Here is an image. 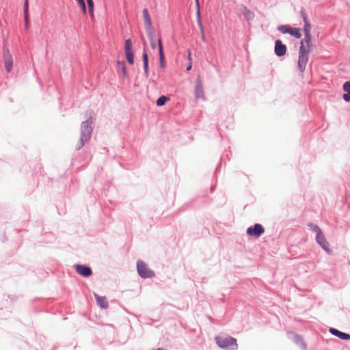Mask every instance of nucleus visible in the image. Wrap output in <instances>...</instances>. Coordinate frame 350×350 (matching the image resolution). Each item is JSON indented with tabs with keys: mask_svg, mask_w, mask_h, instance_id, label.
Masks as SVG:
<instances>
[{
	"mask_svg": "<svg viewBox=\"0 0 350 350\" xmlns=\"http://www.w3.org/2000/svg\"><path fill=\"white\" fill-rule=\"evenodd\" d=\"M25 27H26L27 29H28V27H29V24L25 23Z\"/></svg>",
	"mask_w": 350,
	"mask_h": 350,
	"instance_id": "32",
	"label": "nucleus"
},
{
	"mask_svg": "<svg viewBox=\"0 0 350 350\" xmlns=\"http://www.w3.org/2000/svg\"><path fill=\"white\" fill-rule=\"evenodd\" d=\"M343 90L346 94H343V99L347 101H350V81H346L343 85Z\"/></svg>",
	"mask_w": 350,
	"mask_h": 350,
	"instance_id": "17",
	"label": "nucleus"
},
{
	"mask_svg": "<svg viewBox=\"0 0 350 350\" xmlns=\"http://www.w3.org/2000/svg\"><path fill=\"white\" fill-rule=\"evenodd\" d=\"M216 342L217 345L223 349L234 347L232 349L234 350L238 348L237 340L229 336H222L216 338Z\"/></svg>",
	"mask_w": 350,
	"mask_h": 350,
	"instance_id": "2",
	"label": "nucleus"
},
{
	"mask_svg": "<svg viewBox=\"0 0 350 350\" xmlns=\"http://www.w3.org/2000/svg\"><path fill=\"white\" fill-rule=\"evenodd\" d=\"M310 226L312 227V230L317 232V234H321L322 232L319 227L317 225L311 224Z\"/></svg>",
	"mask_w": 350,
	"mask_h": 350,
	"instance_id": "26",
	"label": "nucleus"
},
{
	"mask_svg": "<svg viewBox=\"0 0 350 350\" xmlns=\"http://www.w3.org/2000/svg\"><path fill=\"white\" fill-rule=\"evenodd\" d=\"M24 18L25 22L27 24H29V3L28 0L25 1L24 3Z\"/></svg>",
	"mask_w": 350,
	"mask_h": 350,
	"instance_id": "20",
	"label": "nucleus"
},
{
	"mask_svg": "<svg viewBox=\"0 0 350 350\" xmlns=\"http://www.w3.org/2000/svg\"><path fill=\"white\" fill-rule=\"evenodd\" d=\"M3 58L5 69L8 72H10L12 68L13 61L12 55L10 54V51L7 48L3 49Z\"/></svg>",
	"mask_w": 350,
	"mask_h": 350,
	"instance_id": "7",
	"label": "nucleus"
},
{
	"mask_svg": "<svg viewBox=\"0 0 350 350\" xmlns=\"http://www.w3.org/2000/svg\"><path fill=\"white\" fill-rule=\"evenodd\" d=\"M169 98L165 96H161L159 97L157 100V106H163L165 105L167 100H168Z\"/></svg>",
	"mask_w": 350,
	"mask_h": 350,
	"instance_id": "23",
	"label": "nucleus"
},
{
	"mask_svg": "<svg viewBox=\"0 0 350 350\" xmlns=\"http://www.w3.org/2000/svg\"><path fill=\"white\" fill-rule=\"evenodd\" d=\"M195 95L196 98H203L204 97L203 87L202 82L200 80H197L196 88H195Z\"/></svg>",
	"mask_w": 350,
	"mask_h": 350,
	"instance_id": "14",
	"label": "nucleus"
},
{
	"mask_svg": "<svg viewBox=\"0 0 350 350\" xmlns=\"http://www.w3.org/2000/svg\"><path fill=\"white\" fill-rule=\"evenodd\" d=\"M196 1V3H198V2H199V0H195Z\"/></svg>",
	"mask_w": 350,
	"mask_h": 350,
	"instance_id": "35",
	"label": "nucleus"
},
{
	"mask_svg": "<svg viewBox=\"0 0 350 350\" xmlns=\"http://www.w3.org/2000/svg\"><path fill=\"white\" fill-rule=\"evenodd\" d=\"M124 50L126 51H132V42L130 39H127L124 43Z\"/></svg>",
	"mask_w": 350,
	"mask_h": 350,
	"instance_id": "24",
	"label": "nucleus"
},
{
	"mask_svg": "<svg viewBox=\"0 0 350 350\" xmlns=\"http://www.w3.org/2000/svg\"><path fill=\"white\" fill-rule=\"evenodd\" d=\"M317 241L319 244L327 252H330L331 250L329 247V243L326 241L323 233L317 234Z\"/></svg>",
	"mask_w": 350,
	"mask_h": 350,
	"instance_id": "12",
	"label": "nucleus"
},
{
	"mask_svg": "<svg viewBox=\"0 0 350 350\" xmlns=\"http://www.w3.org/2000/svg\"><path fill=\"white\" fill-rule=\"evenodd\" d=\"M329 332L333 335L338 336L340 339L347 340H350V334H349L341 332L339 330L334 329V328H330Z\"/></svg>",
	"mask_w": 350,
	"mask_h": 350,
	"instance_id": "15",
	"label": "nucleus"
},
{
	"mask_svg": "<svg viewBox=\"0 0 350 350\" xmlns=\"http://www.w3.org/2000/svg\"><path fill=\"white\" fill-rule=\"evenodd\" d=\"M78 1V3H80V2H82L84 0H77Z\"/></svg>",
	"mask_w": 350,
	"mask_h": 350,
	"instance_id": "34",
	"label": "nucleus"
},
{
	"mask_svg": "<svg viewBox=\"0 0 350 350\" xmlns=\"http://www.w3.org/2000/svg\"><path fill=\"white\" fill-rule=\"evenodd\" d=\"M88 8H89V14L92 20L94 19V2L93 0L87 1Z\"/></svg>",
	"mask_w": 350,
	"mask_h": 350,
	"instance_id": "21",
	"label": "nucleus"
},
{
	"mask_svg": "<svg viewBox=\"0 0 350 350\" xmlns=\"http://www.w3.org/2000/svg\"><path fill=\"white\" fill-rule=\"evenodd\" d=\"M122 70V72H123L124 75H125V74H126V69H125V67H124V66H123Z\"/></svg>",
	"mask_w": 350,
	"mask_h": 350,
	"instance_id": "30",
	"label": "nucleus"
},
{
	"mask_svg": "<svg viewBox=\"0 0 350 350\" xmlns=\"http://www.w3.org/2000/svg\"><path fill=\"white\" fill-rule=\"evenodd\" d=\"M79 4L80 5L81 9H82V12L84 14H86L87 12V10H86V6H85V1H82V2H80L79 3Z\"/></svg>",
	"mask_w": 350,
	"mask_h": 350,
	"instance_id": "27",
	"label": "nucleus"
},
{
	"mask_svg": "<svg viewBox=\"0 0 350 350\" xmlns=\"http://www.w3.org/2000/svg\"><path fill=\"white\" fill-rule=\"evenodd\" d=\"M143 17L144 19V25L146 31L149 30L150 33H151V29L154 28L152 24L150 16L147 9H144L143 10Z\"/></svg>",
	"mask_w": 350,
	"mask_h": 350,
	"instance_id": "10",
	"label": "nucleus"
},
{
	"mask_svg": "<svg viewBox=\"0 0 350 350\" xmlns=\"http://www.w3.org/2000/svg\"><path fill=\"white\" fill-rule=\"evenodd\" d=\"M76 271L83 277H89L92 275V269L86 266L77 265L75 266Z\"/></svg>",
	"mask_w": 350,
	"mask_h": 350,
	"instance_id": "9",
	"label": "nucleus"
},
{
	"mask_svg": "<svg viewBox=\"0 0 350 350\" xmlns=\"http://www.w3.org/2000/svg\"><path fill=\"white\" fill-rule=\"evenodd\" d=\"M202 31L203 32V30L202 29ZM202 40H204V35L202 33Z\"/></svg>",
	"mask_w": 350,
	"mask_h": 350,
	"instance_id": "33",
	"label": "nucleus"
},
{
	"mask_svg": "<svg viewBox=\"0 0 350 350\" xmlns=\"http://www.w3.org/2000/svg\"><path fill=\"white\" fill-rule=\"evenodd\" d=\"M125 56H126V58L128 62L131 65H133L134 64V57H133V51H126Z\"/></svg>",
	"mask_w": 350,
	"mask_h": 350,
	"instance_id": "22",
	"label": "nucleus"
},
{
	"mask_svg": "<svg viewBox=\"0 0 350 350\" xmlns=\"http://www.w3.org/2000/svg\"><path fill=\"white\" fill-rule=\"evenodd\" d=\"M146 33H147L148 37V38L150 40L151 48L152 49H154L156 48V42H155V40H154V29H151V34H150L149 30H147Z\"/></svg>",
	"mask_w": 350,
	"mask_h": 350,
	"instance_id": "18",
	"label": "nucleus"
},
{
	"mask_svg": "<svg viewBox=\"0 0 350 350\" xmlns=\"http://www.w3.org/2000/svg\"><path fill=\"white\" fill-rule=\"evenodd\" d=\"M158 45H159V61H160V66L162 68H165V56L163 50L162 43L161 39H159L158 40Z\"/></svg>",
	"mask_w": 350,
	"mask_h": 350,
	"instance_id": "16",
	"label": "nucleus"
},
{
	"mask_svg": "<svg viewBox=\"0 0 350 350\" xmlns=\"http://www.w3.org/2000/svg\"><path fill=\"white\" fill-rule=\"evenodd\" d=\"M310 48H308L307 45H305L304 41H301L300 47L299 50V57L297 66L299 70L303 73L306 70V65L308 62V55L310 53Z\"/></svg>",
	"mask_w": 350,
	"mask_h": 350,
	"instance_id": "1",
	"label": "nucleus"
},
{
	"mask_svg": "<svg viewBox=\"0 0 350 350\" xmlns=\"http://www.w3.org/2000/svg\"><path fill=\"white\" fill-rule=\"evenodd\" d=\"M264 232V228L259 224H256L254 226L249 227L247 229V234L248 235L256 237H260Z\"/></svg>",
	"mask_w": 350,
	"mask_h": 350,
	"instance_id": "6",
	"label": "nucleus"
},
{
	"mask_svg": "<svg viewBox=\"0 0 350 350\" xmlns=\"http://www.w3.org/2000/svg\"><path fill=\"white\" fill-rule=\"evenodd\" d=\"M188 60L189 62H191V51H188V55H187Z\"/></svg>",
	"mask_w": 350,
	"mask_h": 350,
	"instance_id": "28",
	"label": "nucleus"
},
{
	"mask_svg": "<svg viewBox=\"0 0 350 350\" xmlns=\"http://www.w3.org/2000/svg\"><path fill=\"white\" fill-rule=\"evenodd\" d=\"M137 268L138 273L142 278H151L154 275V272L148 267L147 265L142 260L137 261Z\"/></svg>",
	"mask_w": 350,
	"mask_h": 350,
	"instance_id": "3",
	"label": "nucleus"
},
{
	"mask_svg": "<svg viewBox=\"0 0 350 350\" xmlns=\"http://www.w3.org/2000/svg\"><path fill=\"white\" fill-rule=\"evenodd\" d=\"M143 62H144V72L146 76L148 75V54L144 51L143 53Z\"/></svg>",
	"mask_w": 350,
	"mask_h": 350,
	"instance_id": "19",
	"label": "nucleus"
},
{
	"mask_svg": "<svg viewBox=\"0 0 350 350\" xmlns=\"http://www.w3.org/2000/svg\"><path fill=\"white\" fill-rule=\"evenodd\" d=\"M304 20L305 22V25L304 27V31L305 36H304V40H303V41H304V43L305 44V45H307L308 48H311V45H312L311 34H310L311 26H310V23H308V21H307L306 16L304 17Z\"/></svg>",
	"mask_w": 350,
	"mask_h": 350,
	"instance_id": "5",
	"label": "nucleus"
},
{
	"mask_svg": "<svg viewBox=\"0 0 350 350\" xmlns=\"http://www.w3.org/2000/svg\"><path fill=\"white\" fill-rule=\"evenodd\" d=\"M142 40L144 42V46H146V42H145L144 38L143 37L142 38Z\"/></svg>",
	"mask_w": 350,
	"mask_h": 350,
	"instance_id": "31",
	"label": "nucleus"
},
{
	"mask_svg": "<svg viewBox=\"0 0 350 350\" xmlns=\"http://www.w3.org/2000/svg\"><path fill=\"white\" fill-rule=\"evenodd\" d=\"M286 53V46L280 40L275 42V53L278 57L284 56Z\"/></svg>",
	"mask_w": 350,
	"mask_h": 350,
	"instance_id": "8",
	"label": "nucleus"
},
{
	"mask_svg": "<svg viewBox=\"0 0 350 350\" xmlns=\"http://www.w3.org/2000/svg\"><path fill=\"white\" fill-rule=\"evenodd\" d=\"M83 127L84 130L81 137V144L79 146L78 148L82 147L84 143L86 142L90 137L91 129L86 124L83 125Z\"/></svg>",
	"mask_w": 350,
	"mask_h": 350,
	"instance_id": "11",
	"label": "nucleus"
},
{
	"mask_svg": "<svg viewBox=\"0 0 350 350\" xmlns=\"http://www.w3.org/2000/svg\"><path fill=\"white\" fill-rule=\"evenodd\" d=\"M278 29L282 33H289L296 38H300L301 36L299 29L292 27L290 25H280L278 27Z\"/></svg>",
	"mask_w": 350,
	"mask_h": 350,
	"instance_id": "4",
	"label": "nucleus"
},
{
	"mask_svg": "<svg viewBox=\"0 0 350 350\" xmlns=\"http://www.w3.org/2000/svg\"><path fill=\"white\" fill-rule=\"evenodd\" d=\"M94 297L96 300L97 304L99 306V307L102 309H107L108 308V301L106 298V297L100 296L97 295L96 293L94 294Z\"/></svg>",
	"mask_w": 350,
	"mask_h": 350,
	"instance_id": "13",
	"label": "nucleus"
},
{
	"mask_svg": "<svg viewBox=\"0 0 350 350\" xmlns=\"http://www.w3.org/2000/svg\"><path fill=\"white\" fill-rule=\"evenodd\" d=\"M196 14H197V17L198 18V22H199V25L200 26V27L202 28V23H201V20H200V4H199V2H198V3H196Z\"/></svg>",
	"mask_w": 350,
	"mask_h": 350,
	"instance_id": "25",
	"label": "nucleus"
},
{
	"mask_svg": "<svg viewBox=\"0 0 350 350\" xmlns=\"http://www.w3.org/2000/svg\"><path fill=\"white\" fill-rule=\"evenodd\" d=\"M192 68V63L191 62H189V66L187 67V70L189 71Z\"/></svg>",
	"mask_w": 350,
	"mask_h": 350,
	"instance_id": "29",
	"label": "nucleus"
}]
</instances>
